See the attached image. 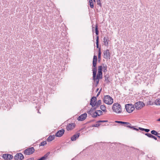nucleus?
<instances>
[{
  "instance_id": "09e8293b",
  "label": "nucleus",
  "mask_w": 160,
  "mask_h": 160,
  "mask_svg": "<svg viewBox=\"0 0 160 160\" xmlns=\"http://www.w3.org/2000/svg\"><path fill=\"white\" fill-rule=\"evenodd\" d=\"M98 88L97 89V91H98Z\"/></svg>"
},
{
  "instance_id": "f704fd0d",
  "label": "nucleus",
  "mask_w": 160,
  "mask_h": 160,
  "mask_svg": "<svg viewBox=\"0 0 160 160\" xmlns=\"http://www.w3.org/2000/svg\"><path fill=\"white\" fill-rule=\"evenodd\" d=\"M97 2L98 5H99L100 7H101L102 4L101 3L100 0H97Z\"/></svg>"
},
{
  "instance_id": "49530a36",
  "label": "nucleus",
  "mask_w": 160,
  "mask_h": 160,
  "mask_svg": "<svg viewBox=\"0 0 160 160\" xmlns=\"http://www.w3.org/2000/svg\"><path fill=\"white\" fill-rule=\"evenodd\" d=\"M37 160H41V158H40V159H39Z\"/></svg>"
},
{
  "instance_id": "423d86ee",
  "label": "nucleus",
  "mask_w": 160,
  "mask_h": 160,
  "mask_svg": "<svg viewBox=\"0 0 160 160\" xmlns=\"http://www.w3.org/2000/svg\"><path fill=\"white\" fill-rule=\"evenodd\" d=\"M35 150L33 147L30 148L26 149L24 151L25 154L29 155L32 154L34 152Z\"/></svg>"
},
{
  "instance_id": "20e7f679",
  "label": "nucleus",
  "mask_w": 160,
  "mask_h": 160,
  "mask_svg": "<svg viewBox=\"0 0 160 160\" xmlns=\"http://www.w3.org/2000/svg\"><path fill=\"white\" fill-rule=\"evenodd\" d=\"M103 100L105 103L108 105L111 104L113 102V99L109 95L104 96Z\"/></svg>"
},
{
  "instance_id": "a18cd8bd",
  "label": "nucleus",
  "mask_w": 160,
  "mask_h": 160,
  "mask_svg": "<svg viewBox=\"0 0 160 160\" xmlns=\"http://www.w3.org/2000/svg\"><path fill=\"white\" fill-rule=\"evenodd\" d=\"M158 121H160V118H159V119H158V120H157Z\"/></svg>"
},
{
  "instance_id": "9b49d317",
  "label": "nucleus",
  "mask_w": 160,
  "mask_h": 160,
  "mask_svg": "<svg viewBox=\"0 0 160 160\" xmlns=\"http://www.w3.org/2000/svg\"><path fill=\"white\" fill-rule=\"evenodd\" d=\"M64 132V130L62 129L58 131L56 133L55 136L57 137H61L63 134Z\"/></svg>"
},
{
  "instance_id": "2eb2a0df",
  "label": "nucleus",
  "mask_w": 160,
  "mask_h": 160,
  "mask_svg": "<svg viewBox=\"0 0 160 160\" xmlns=\"http://www.w3.org/2000/svg\"><path fill=\"white\" fill-rule=\"evenodd\" d=\"M80 135V133H78L72 136L71 138V140L72 141H74L76 140V139L78 138Z\"/></svg>"
},
{
  "instance_id": "b1692460",
  "label": "nucleus",
  "mask_w": 160,
  "mask_h": 160,
  "mask_svg": "<svg viewBox=\"0 0 160 160\" xmlns=\"http://www.w3.org/2000/svg\"><path fill=\"white\" fill-rule=\"evenodd\" d=\"M124 126L127 127H128L131 128H132V127L131 126V124L128 122H125V123L124 124Z\"/></svg>"
},
{
  "instance_id": "e433bc0d",
  "label": "nucleus",
  "mask_w": 160,
  "mask_h": 160,
  "mask_svg": "<svg viewBox=\"0 0 160 160\" xmlns=\"http://www.w3.org/2000/svg\"><path fill=\"white\" fill-rule=\"evenodd\" d=\"M132 127V128H131V129H133V130H136L137 131H138V128H134L133 127V126Z\"/></svg>"
},
{
  "instance_id": "ddd939ff",
  "label": "nucleus",
  "mask_w": 160,
  "mask_h": 160,
  "mask_svg": "<svg viewBox=\"0 0 160 160\" xmlns=\"http://www.w3.org/2000/svg\"><path fill=\"white\" fill-rule=\"evenodd\" d=\"M110 56L109 50L107 49L105 50L103 52V58L105 59H108V57Z\"/></svg>"
},
{
  "instance_id": "a211bd4d",
  "label": "nucleus",
  "mask_w": 160,
  "mask_h": 160,
  "mask_svg": "<svg viewBox=\"0 0 160 160\" xmlns=\"http://www.w3.org/2000/svg\"><path fill=\"white\" fill-rule=\"evenodd\" d=\"M104 41V44L105 46H108V41L109 40L108 39V38H106L104 37V38L103 39Z\"/></svg>"
},
{
  "instance_id": "dca6fc26",
  "label": "nucleus",
  "mask_w": 160,
  "mask_h": 160,
  "mask_svg": "<svg viewBox=\"0 0 160 160\" xmlns=\"http://www.w3.org/2000/svg\"><path fill=\"white\" fill-rule=\"evenodd\" d=\"M55 136L54 135L52 136L50 135L47 138V141L48 142H50L52 141V140L54 139L55 138Z\"/></svg>"
},
{
  "instance_id": "7ed1b4c3",
  "label": "nucleus",
  "mask_w": 160,
  "mask_h": 160,
  "mask_svg": "<svg viewBox=\"0 0 160 160\" xmlns=\"http://www.w3.org/2000/svg\"><path fill=\"white\" fill-rule=\"evenodd\" d=\"M88 113L94 118H96L97 116H99L102 114V112L99 110H97L96 112H94L92 110H90L88 112Z\"/></svg>"
},
{
  "instance_id": "393cba45",
  "label": "nucleus",
  "mask_w": 160,
  "mask_h": 160,
  "mask_svg": "<svg viewBox=\"0 0 160 160\" xmlns=\"http://www.w3.org/2000/svg\"><path fill=\"white\" fill-rule=\"evenodd\" d=\"M101 48H99L98 49V60L99 61L101 59Z\"/></svg>"
},
{
  "instance_id": "c85d7f7f",
  "label": "nucleus",
  "mask_w": 160,
  "mask_h": 160,
  "mask_svg": "<svg viewBox=\"0 0 160 160\" xmlns=\"http://www.w3.org/2000/svg\"><path fill=\"white\" fill-rule=\"evenodd\" d=\"M98 43H99V37L98 36H97L96 37V47L97 48H98Z\"/></svg>"
},
{
  "instance_id": "cd10ccee",
  "label": "nucleus",
  "mask_w": 160,
  "mask_h": 160,
  "mask_svg": "<svg viewBox=\"0 0 160 160\" xmlns=\"http://www.w3.org/2000/svg\"><path fill=\"white\" fill-rule=\"evenodd\" d=\"M89 5L91 8H93L94 7V5L92 0H89Z\"/></svg>"
},
{
  "instance_id": "9d476101",
  "label": "nucleus",
  "mask_w": 160,
  "mask_h": 160,
  "mask_svg": "<svg viewBox=\"0 0 160 160\" xmlns=\"http://www.w3.org/2000/svg\"><path fill=\"white\" fill-rule=\"evenodd\" d=\"M87 117V114L85 113L79 116L77 119L79 121H83L86 119Z\"/></svg>"
},
{
  "instance_id": "a878e982",
  "label": "nucleus",
  "mask_w": 160,
  "mask_h": 160,
  "mask_svg": "<svg viewBox=\"0 0 160 160\" xmlns=\"http://www.w3.org/2000/svg\"><path fill=\"white\" fill-rule=\"evenodd\" d=\"M155 103L157 105H160V99H157L155 101Z\"/></svg>"
},
{
  "instance_id": "f3484780",
  "label": "nucleus",
  "mask_w": 160,
  "mask_h": 160,
  "mask_svg": "<svg viewBox=\"0 0 160 160\" xmlns=\"http://www.w3.org/2000/svg\"><path fill=\"white\" fill-rule=\"evenodd\" d=\"M145 135L150 138H153L155 140H157V138L152 134L149 133H146L145 134Z\"/></svg>"
},
{
  "instance_id": "0eeeda50",
  "label": "nucleus",
  "mask_w": 160,
  "mask_h": 160,
  "mask_svg": "<svg viewBox=\"0 0 160 160\" xmlns=\"http://www.w3.org/2000/svg\"><path fill=\"white\" fill-rule=\"evenodd\" d=\"M134 105L137 109L139 110L145 106V104L142 102H138L136 103Z\"/></svg>"
},
{
  "instance_id": "58836bf2",
  "label": "nucleus",
  "mask_w": 160,
  "mask_h": 160,
  "mask_svg": "<svg viewBox=\"0 0 160 160\" xmlns=\"http://www.w3.org/2000/svg\"><path fill=\"white\" fill-rule=\"evenodd\" d=\"M34 158L33 157H32L30 158H29L26 160H34Z\"/></svg>"
},
{
  "instance_id": "2f4dec72",
  "label": "nucleus",
  "mask_w": 160,
  "mask_h": 160,
  "mask_svg": "<svg viewBox=\"0 0 160 160\" xmlns=\"http://www.w3.org/2000/svg\"><path fill=\"white\" fill-rule=\"evenodd\" d=\"M103 69V72H105L107 71V66L106 65L103 66L102 67Z\"/></svg>"
},
{
  "instance_id": "f03ea898",
  "label": "nucleus",
  "mask_w": 160,
  "mask_h": 160,
  "mask_svg": "<svg viewBox=\"0 0 160 160\" xmlns=\"http://www.w3.org/2000/svg\"><path fill=\"white\" fill-rule=\"evenodd\" d=\"M112 110L116 113H119L121 112L122 108L121 105L118 103H115L112 107Z\"/></svg>"
},
{
  "instance_id": "7c9ffc66",
  "label": "nucleus",
  "mask_w": 160,
  "mask_h": 160,
  "mask_svg": "<svg viewBox=\"0 0 160 160\" xmlns=\"http://www.w3.org/2000/svg\"><path fill=\"white\" fill-rule=\"evenodd\" d=\"M102 66H99L98 68V72H102Z\"/></svg>"
},
{
  "instance_id": "5701e85b",
  "label": "nucleus",
  "mask_w": 160,
  "mask_h": 160,
  "mask_svg": "<svg viewBox=\"0 0 160 160\" xmlns=\"http://www.w3.org/2000/svg\"><path fill=\"white\" fill-rule=\"evenodd\" d=\"M101 103L102 101L101 100H99L97 102H96V107L95 108V109H96V108L99 107V106L101 104Z\"/></svg>"
},
{
  "instance_id": "de8ad7c7",
  "label": "nucleus",
  "mask_w": 160,
  "mask_h": 160,
  "mask_svg": "<svg viewBox=\"0 0 160 160\" xmlns=\"http://www.w3.org/2000/svg\"><path fill=\"white\" fill-rule=\"evenodd\" d=\"M94 28V27H92V29H93V28Z\"/></svg>"
},
{
  "instance_id": "39448f33",
  "label": "nucleus",
  "mask_w": 160,
  "mask_h": 160,
  "mask_svg": "<svg viewBox=\"0 0 160 160\" xmlns=\"http://www.w3.org/2000/svg\"><path fill=\"white\" fill-rule=\"evenodd\" d=\"M126 111L129 113H131L135 109L134 105L131 104H128L125 105Z\"/></svg>"
},
{
  "instance_id": "37998d69",
  "label": "nucleus",
  "mask_w": 160,
  "mask_h": 160,
  "mask_svg": "<svg viewBox=\"0 0 160 160\" xmlns=\"http://www.w3.org/2000/svg\"><path fill=\"white\" fill-rule=\"evenodd\" d=\"M97 122H102V121L99 120V121H98Z\"/></svg>"
},
{
  "instance_id": "c03bdc74",
  "label": "nucleus",
  "mask_w": 160,
  "mask_h": 160,
  "mask_svg": "<svg viewBox=\"0 0 160 160\" xmlns=\"http://www.w3.org/2000/svg\"><path fill=\"white\" fill-rule=\"evenodd\" d=\"M156 136H157V137H158L159 138H160V136H158V135H156Z\"/></svg>"
},
{
  "instance_id": "603ef678",
  "label": "nucleus",
  "mask_w": 160,
  "mask_h": 160,
  "mask_svg": "<svg viewBox=\"0 0 160 160\" xmlns=\"http://www.w3.org/2000/svg\"><path fill=\"white\" fill-rule=\"evenodd\" d=\"M94 0V1H95V0Z\"/></svg>"
},
{
  "instance_id": "4c0bfd02",
  "label": "nucleus",
  "mask_w": 160,
  "mask_h": 160,
  "mask_svg": "<svg viewBox=\"0 0 160 160\" xmlns=\"http://www.w3.org/2000/svg\"><path fill=\"white\" fill-rule=\"evenodd\" d=\"M144 131H145L146 132H148L150 131V130L148 129H144Z\"/></svg>"
},
{
  "instance_id": "f257e3e1",
  "label": "nucleus",
  "mask_w": 160,
  "mask_h": 160,
  "mask_svg": "<svg viewBox=\"0 0 160 160\" xmlns=\"http://www.w3.org/2000/svg\"><path fill=\"white\" fill-rule=\"evenodd\" d=\"M97 60V58L96 56L94 55L93 56L92 66L93 68H92V70L93 71V78H95L96 77V75L97 72V68L96 67Z\"/></svg>"
},
{
  "instance_id": "72a5a7b5",
  "label": "nucleus",
  "mask_w": 160,
  "mask_h": 160,
  "mask_svg": "<svg viewBox=\"0 0 160 160\" xmlns=\"http://www.w3.org/2000/svg\"><path fill=\"white\" fill-rule=\"evenodd\" d=\"M115 122L118 123H119L124 124L125 123V122H123L120 121H116Z\"/></svg>"
},
{
  "instance_id": "c9c22d12",
  "label": "nucleus",
  "mask_w": 160,
  "mask_h": 160,
  "mask_svg": "<svg viewBox=\"0 0 160 160\" xmlns=\"http://www.w3.org/2000/svg\"><path fill=\"white\" fill-rule=\"evenodd\" d=\"M100 126V124L98 123H97L95 124H94L92 125L93 127H97L99 126Z\"/></svg>"
},
{
  "instance_id": "aec40b11",
  "label": "nucleus",
  "mask_w": 160,
  "mask_h": 160,
  "mask_svg": "<svg viewBox=\"0 0 160 160\" xmlns=\"http://www.w3.org/2000/svg\"><path fill=\"white\" fill-rule=\"evenodd\" d=\"M99 78H98L97 77L96 78L95 77V78H93V80H94L95 82H96V85H97L98 84V83L99 82Z\"/></svg>"
},
{
  "instance_id": "1a4fd4ad",
  "label": "nucleus",
  "mask_w": 160,
  "mask_h": 160,
  "mask_svg": "<svg viewBox=\"0 0 160 160\" xmlns=\"http://www.w3.org/2000/svg\"><path fill=\"white\" fill-rule=\"evenodd\" d=\"M2 157L5 160H11L13 158L12 155L8 153L3 154Z\"/></svg>"
},
{
  "instance_id": "a19ab883",
  "label": "nucleus",
  "mask_w": 160,
  "mask_h": 160,
  "mask_svg": "<svg viewBox=\"0 0 160 160\" xmlns=\"http://www.w3.org/2000/svg\"><path fill=\"white\" fill-rule=\"evenodd\" d=\"M108 122V121H107V120H102V122Z\"/></svg>"
},
{
  "instance_id": "6ab92c4d",
  "label": "nucleus",
  "mask_w": 160,
  "mask_h": 160,
  "mask_svg": "<svg viewBox=\"0 0 160 160\" xmlns=\"http://www.w3.org/2000/svg\"><path fill=\"white\" fill-rule=\"evenodd\" d=\"M50 153L48 152L46 154H45L42 157L40 158L41 160H44L47 158L49 155Z\"/></svg>"
},
{
  "instance_id": "4be33fe9",
  "label": "nucleus",
  "mask_w": 160,
  "mask_h": 160,
  "mask_svg": "<svg viewBox=\"0 0 160 160\" xmlns=\"http://www.w3.org/2000/svg\"><path fill=\"white\" fill-rule=\"evenodd\" d=\"M102 72H98L97 77L99 78V79H101L102 78Z\"/></svg>"
},
{
  "instance_id": "f8f14e48",
  "label": "nucleus",
  "mask_w": 160,
  "mask_h": 160,
  "mask_svg": "<svg viewBox=\"0 0 160 160\" xmlns=\"http://www.w3.org/2000/svg\"><path fill=\"white\" fill-rule=\"evenodd\" d=\"M96 98L94 97H93L91 98L90 101V104L92 105V107H94L96 106Z\"/></svg>"
},
{
  "instance_id": "864d4df0",
  "label": "nucleus",
  "mask_w": 160,
  "mask_h": 160,
  "mask_svg": "<svg viewBox=\"0 0 160 160\" xmlns=\"http://www.w3.org/2000/svg\"><path fill=\"white\" fill-rule=\"evenodd\" d=\"M159 134L160 135V133Z\"/></svg>"
},
{
  "instance_id": "ea45409f",
  "label": "nucleus",
  "mask_w": 160,
  "mask_h": 160,
  "mask_svg": "<svg viewBox=\"0 0 160 160\" xmlns=\"http://www.w3.org/2000/svg\"><path fill=\"white\" fill-rule=\"evenodd\" d=\"M139 130H142V131H144V128H139Z\"/></svg>"
},
{
  "instance_id": "79ce46f5",
  "label": "nucleus",
  "mask_w": 160,
  "mask_h": 160,
  "mask_svg": "<svg viewBox=\"0 0 160 160\" xmlns=\"http://www.w3.org/2000/svg\"><path fill=\"white\" fill-rule=\"evenodd\" d=\"M100 92H101V90L98 92V94H97V96H98L100 93Z\"/></svg>"
},
{
  "instance_id": "bb28decb",
  "label": "nucleus",
  "mask_w": 160,
  "mask_h": 160,
  "mask_svg": "<svg viewBox=\"0 0 160 160\" xmlns=\"http://www.w3.org/2000/svg\"><path fill=\"white\" fill-rule=\"evenodd\" d=\"M151 133L152 134L154 135L155 136L159 134L157 131L154 130H152L151 131Z\"/></svg>"
},
{
  "instance_id": "412c9836",
  "label": "nucleus",
  "mask_w": 160,
  "mask_h": 160,
  "mask_svg": "<svg viewBox=\"0 0 160 160\" xmlns=\"http://www.w3.org/2000/svg\"><path fill=\"white\" fill-rule=\"evenodd\" d=\"M101 109L103 111L106 112L107 110L106 107L104 105H102L100 107Z\"/></svg>"
},
{
  "instance_id": "6e6552de",
  "label": "nucleus",
  "mask_w": 160,
  "mask_h": 160,
  "mask_svg": "<svg viewBox=\"0 0 160 160\" xmlns=\"http://www.w3.org/2000/svg\"><path fill=\"white\" fill-rule=\"evenodd\" d=\"M24 158V157L21 153H17L14 157L15 160H22Z\"/></svg>"
},
{
  "instance_id": "c756f323",
  "label": "nucleus",
  "mask_w": 160,
  "mask_h": 160,
  "mask_svg": "<svg viewBox=\"0 0 160 160\" xmlns=\"http://www.w3.org/2000/svg\"><path fill=\"white\" fill-rule=\"evenodd\" d=\"M95 32L96 34L97 35H98L99 33V32L98 31V25L97 24H96L95 26Z\"/></svg>"
},
{
  "instance_id": "8fccbe9b",
  "label": "nucleus",
  "mask_w": 160,
  "mask_h": 160,
  "mask_svg": "<svg viewBox=\"0 0 160 160\" xmlns=\"http://www.w3.org/2000/svg\"><path fill=\"white\" fill-rule=\"evenodd\" d=\"M106 79H107V78H105V80H106Z\"/></svg>"
},
{
  "instance_id": "4468645a",
  "label": "nucleus",
  "mask_w": 160,
  "mask_h": 160,
  "mask_svg": "<svg viewBox=\"0 0 160 160\" xmlns=\"http://www.w3.org/2000/svg\"><path fill=\"white\" fill-rule=\"evenodd\" d=\"M75 125L74 123H70L68 125L67 128L68 130H72L75 127Z\"/></svg>"
},
{
  "instance_id": "3c124183",
  "label": "nucleus",
  "mask_w": 160,
  "mask_h": 160,
  "mask_svg": "<svg viewBox=\"0 0 160 160\" xmlns=\"http://www.w3.org/2000/svg\"><path fill=\"white\" fill-rule=\"evenodd\" d=\"M106 79H107V78H105V80H106Z\"/></svg>"
},
{
  "instance_id": "473e14b6",
  "label": "nucleus",
  "mask_w": 160,
  "mask_h": 160,
  "mask_svg": "<svg viewBox=\"0 0 160 160\" xmlns=\"http://www.w3.org/2000/svg\"><path fill=\"white\" fill-rule=\"evenodd\" d=\"M47 143L46 141L42 142L40 143V146H44Z\"/></svg>"
}]
</instances>
